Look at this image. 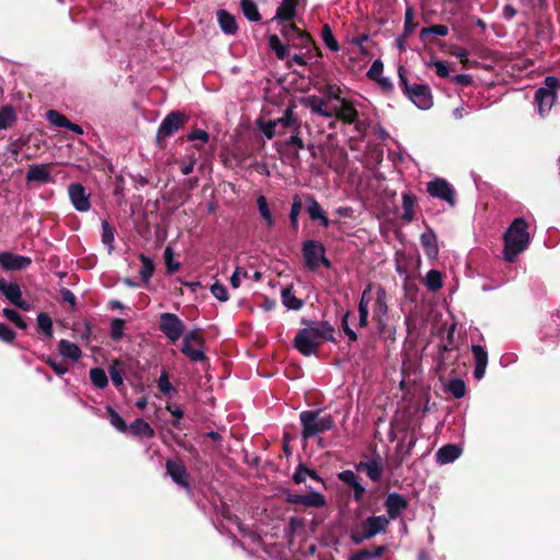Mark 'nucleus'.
Segmentation results:
<instances>
[{"label": "nucleus", "instance_id": "f257e3e1", "mask_svg": "<svg viewBox=\"0 0 560 560\" xmlns=\"http://www.w3.org/2000/svg\"><path fill=\"white\" fill-rule=\"evenodd\" d=\"M302 324L307 327L300 329L293 340L294 348L303 355L314 354L322 346L323 341L335 342V329L326 320L314 322L302 319Z\"/></svg>", "mask_w": 560, "mask_h": 560}, {"label": "nucleus", "instance_id": "f03ea898", "mask_svg": "<svg viewBox=\"0 0 560 560\" xmlns=\"http://www.w3.org/2000/svg\"><path fill=\"white\" fill-rule=\"evenodd\" d=\"M527 230V221L524 218H516L505 231L503 258L506 261H515L516 257L527 248L530 241Z\"/></svg>", "mask_w": 560, "mask_h": 560}, {"label": "nucleus", "instance_id": "7ed1b4c3", "mask_svg": "<svg viewBox=\"0 0 560 560\" xmlns=\"http://www.w3.org/2000/svg\"><path fill=\"white\" fill-rule=\"evenodd\" d=\"M323 410H305L299 416L302 425L301 435L304 441L313 439L335 428V419L331 415L322 416Z\"/></svg>", "mask_w": 560, "mask_h": 560}, {"label": "nucleus", "instance_id": "20e7f679", "mask_svg": "<svg viewBox=\"0 0 560 560\" xmlns=\"http://www.w3.org/2000/svg\"><path fill=\"white\" fill-rule=\"evenodd\" d=\"M280 32L289 47L301 50L305 49L308 58L322 57L320 48L311 34L302 31L294 23H284Z\"/></svg>", "mask_w": 560, "mask_h": 560}, {"label": "nucleus", "instance_id": "39448f33", "mask_svg": "<svg viewBox=\"0 0 560 560\" xmlns=\"http://www.w3.org/2000/svg\"><path fill=\"white\" fill-rule=\"evenodd\" d=\"M399 85L402 93L415 104L419 109L427 110L433 106V95L428 84L410 83L406 77V69L404 66L398 67Z\"/></svg>", "mask_w": 560, "mask_h": 560}, {"label": "nucleus", "instance_id": "423d86ee", "mask_svg": "<svg viewBox=\"0 0 560 560\" xmlns=\"http://www.w3.org/2000/svg\"><path fill=\"white\" fill-rule=\"evenodd\" d=\"M302 254L306 267L315 270L323 265L325 268H331V261L326 257V248L319 241L307 240L302 244Z\"/></svg>", "mask_w": 560, "mask_h": 560}, {"label": "nucleus", "instance_id": "0eeeda50", "mask_svg": "<svg viewBox=\"0 0 560 560\" xmlns=\"http://www.w3.org/2000/svg\"><path fill=\"white\" fill-rule=\"evenodd\" d=\"M188 117L185 113L175 110L171 112L162 120L158 132H156V145L160 149H164L166 145V139L174 136L184 125L187 122Z\"/></svg>", "mask_w": 560, "mask_h": 560}, {"label": "nucleus", "instance_id": "6e6552de", "mask_svg": "<svg viewBox=\"0 0 560 560\" xmlns=\"http://www.w3.org/2000/svg\"><path fill=\"white\" fill-rule=\"evenodd\" d=\"M560 89V79L548 75L544 80V86L535 92V101L538 104L540 115L548 113L557 101V91Z\"/></svg>", "mask_w": 560, "mask_h": 560}, {"label": "nucleus", "instance_id": "1a4fd4ad", "mask_svg": "<svg viewBox=\"0 0 560 560\" xmlns=\"http://www.w3.org/2000/svg\"><path fill=\"white\" fill-rule=\"evenodd\" d=\"M205 339L200 329L188 331L183 340L182 352L191 361L201 362L206 360L203 352Z\"/></svg>", "mask_w": 560, "mask_h": 560}, {"label": "nucleus", "instance_id": "9d476101", "mask_svg": "<svg viewBox=\"0 0 560 560\" xmlns=\"http://www.w3.org/2000/svg\"><path fill=\"white\" fill-rule=\"evenodd\" d=\"M427 191L431 197L445 201L448 206L455 207L456 191L444 178L436 177L427 184Z\"/></svg>", "mask_w": 560, "mask_h": 560}, {"label": "nucleus", "instance_id": "9b49d317", "mask_svg": "<svg viewBox=\"0 0 560 560\" xmlns=\"http://www.w3.org/2000/svg\"><path fill=\"white\" fill-rule=\"evenodd\" d=\"M159 328L171 341L175 342L184 334L185 325L177 315L162 313L160 315Z\"/></svg>", "mask_w": 560, "mask_h": 560}, {"label": "nucleus", "instance_id": "f8f14e48", "mask_svg": "<svg viewBox=\"0 0 560 560\" xmlns=\"http://www.w3.org/2000/svg\"><path fill=\"white\" fill-rule=\"evenodd\" d=\"M68 196L77 211L86 212L91 209V194L82 184L71 183L68 186Z\"/></svg>", "mask_w": 560, "mask_h": 560}, {"label": "nucleus", "instance_id": "ddd939ff", "mask_svg": "<svg viewBox=\"0 0 560 560\" xmlns=\"http://www.w3.org/2000/svg\"><path fill=\"white\" fill-rule=\"evenodd\" d=\"M408 500L398 492H389L384 501V508L386 510V517L388 523L399 518L402 513L408 509Z\"/></svg>", "mask_w": 560, "mask_h": 560}, {"label": "nucleus", "instance_id": "4468645a", "mask_svg": "<svg viewBox=\"0 0 560 560\" xmlns=\"http://www.w3.org/2000/svg\"><path fill=\"white\" fill-rule=\"evenodd\" d=\"M285 502L289 504H301L305 508H323L326 505V498L324 494L317 492V491H311L306 494H298L288 492L285 494Z\"/></svg>", "mask_w": 560, "mask_h": 560}, {"label": "nucleus", "instance_id": "2eb2a0df", "mask_svg": "<svg viewBox=\"0 0 560 560\" xmlns=\"http://www.w3.org/2000/svg\"><path fill=\"white\" fill-rule=\"evenodd\" d=\"M278 128V136H284L287 132L296 131L298 129H302V122L298 119L294 113V106H288L283 115L277 119H275Z\"/></svg>", "mask_w": 560, "mask_h": 560}, {"label": "nucleus", "instance_id": "dca6fc26", "mask_svg": "<svg viewBox=\"0 0 560 560\" xmlns=\"http://www.w3.org/2000/svg\"><path fill=\"white\" fill-rule=\"evenodd\" d=\"M166 472L171 476L172 480L179 487L190 490L189 475L185 465L182 462L167 459L165 464Z\"/></svg>", "mask_w": 560, "mask_h": 560}, {"label": "nucleus", "instance_id": "f3484780", "mask_svg": "<svg viewBox=\"0 0 560 560\" xmlns=\"http://www.w3.org/2000/svg\"><path fill=\"white\" fill-rule=\"evenodd\" d=\"M337 478L352 490V498L355 502H361L366 492L365 487L359 481V477L350 469L337 474Z\"/></svg>", "mask_w": 560, "mask_h": 560}, {"label": "nucleus", "instance_id": "a211bd4d", "mask_svg": "<svg viewBox=\"0 0 560 560\" xmlns=\"http://www.w3.org/2000/svg\"><path fill=\"white\" fill-rule=\"evenodd\" d=\"M32 264L27 256L13 254L11 252H0V266L8 271L23 270Z\"/></svg>", "mask_w": 560, "mask_h": 560}, {"label": "nucleus", "instance_id": "6ab92c4d", "mask_svg": "<svg viewBox=\"0 0 560 560\" xmlns=\"http://www.w3.org/2000/svg\"><path fill=\"white\" fill-rule=\"evenodd\" d=\"M305 210L312 221H317L318 224L325 229H327L331 221L326 215L324 209L316 200L313 195H305Z\"/></svg>", "mask_w": 560, "mask_h": 560}, {"label": "nucleus", "instance_id": "aec40b11", "mask_svg": "<svg viewBox=\"0 0 560 560\" xmlns=\"http://www.w3.org/2000/svg\"><path fill=\"white\" fill-rule=\"evenodd\" d=\"M360 524L362 529L365 532V536L370 539L378 534H385L389 525L388 518L385 515L369 516Z\"/></svg>", "mask_w": 560, "mask_h": 560}, {"label": "nucleus", "instance_id": "412c9836", "mask_svg": "<svg viewBox=\"0 0 560 560\" xmlns=\"http://www.w3.org/2000/svg\"><path fill=\"white\" fill-rule=\"evenodd\" d=\"M459 353L456 350L443 351L442 349H438V354L434 358L435 361V372L443 376L448 372V370L456 364L458 361Z\"/></svg>", "mask_w": 560, "mask_h": 560}, {"label": "nucleus", "instance_id": "4be33fe9", "mask_svg": "<svg viewBox=\"0 0 560 560\" xmlns=\"http://www.w3.org/2000/svg\"><path fill=\"white\" fill-rule=\"evenodd\" d=\"M340 106L335 107L332 112V117H336L338 120H341L345 124L351 125L355 122L359 117V113L355 109L353 103L347 98H342L339 102Z\"/></svg>", "mask_w": 560, "mask_h": 560}, {"label": "nucleus", "instance_id": "5701e85b", "mask_svg": "<svg viewBox=\"0 0 560 560\" xmlns=\"http://www.w3.org/2000/svg\"><path fill=\"white\" fill-rule=\"evenodd\" d=\"M471 352L474 354L475 360L474 377L476 380H481L485 376L486 369L488 365V352L480 345H472Z\"/></svg>", "mask_w": 560, "mask_h": 560}, {"label": "nucleus", "instance_id": "b1692460", "mask_svg": "<svg viewBox=\"0 0 560 560\" xmlns=\"http://www.w3.org/2000/svg\"><path fill=\"white\" fill-rule=\"evenodd\" d=\"M52 180L49 166L46 164L31 165L26 173L27 183L48 184Z\"/></svg>", "mask_w": 560, "mask_h": 560}, {"label": "nucleus", "instance_id": "393cba45", "mask_svg": "<svg viewBox=\"0 0 560 560\" xmlns=\"http://www.w3.org/2000/svg\"><path fill=\"white\" fill-rule=\"evenodd\" d=\"M301 103L311 109L312 113L317 114L319 116L330 118L332 117V112L326 108V100L322 98L317 95H308L301 100Z\"/></svg>", "mask_w": 560, "mask_h": 560}, {"label": "nucleus", "instance_id": "a878e982", "mask_svg": "<svg viewBox=\"0 0 560 560\" xmlns=\"http://www.w3.org/2000/svg\"><path fill=\"white\" fill-rule=\"evenodd\" d=\"M417 443V438L411 434L407 446L404 445L402 442H399L395 447V455L392 460L394 463V468H399L402 463L412 454L413 447Z\"/></svg>", "mask_w": 560, "mask_h": 560}, {"label": "nucleus", "instance_id": "bb28decb", "mask_svg": "<svg viewBox=\"0 0 560 560\" xmlns=\"http://www.w3.org/2000/svg\"><path fill=\"white\" fill-rule=\"evenodd\" d=\"M462 454V448L456 444H446L435 454L436 462L441 465L450 464L456 460Z\"/></svg>", "mask_w": 560, "mask_h": 560}, {"label": "nucleus", "instance_id": "cd10ccee", "mask_svg": "<svg viewBox=\"0 0 560 560\" xmlns=\"http://www.w3.org/2000/svg\"><path fill=\"white\" fill-rule=\"evenodd\" d=\"M307 477L311 478L312 480L320 482L325 488L324 479L314 469H310L303 463H300L292 476L293 481L296 485H300L303 483Z\"/></svg>", "mask_w": 560, "mask_h": 560}, {"label": "nucleus", "instance_id": "c85d7f7f", "mask_svg": "<svg viewBox=\"0 0 560 560\" xmlns=\"http://www.w3.org/2000/svg\"><path fill=\"white\" fill-rule=\"evenodd\" d=\"M218 23L223 33L233 35L237 31V23L235 18L224 9L217 11Z\"/></svg>", "mask_w": 560, "mask_h": 560}, {"label": "nucleus", "instance_id": "c756f323", "mask_svg": "<svg viewBox=\"0 0 560 560\" xmlns=\"http://www.w3.org/2000/svg\"><path fill=\"white\" fill-rule=\"evenodd\" d=\"M128 431L139 438L152 439L155 435L153 428L142 418H137L129 427Z\"/></svg>", "mask_w": 560, "mask_h": 560}, {"label": "nucleus", "instance_id": "7c9ffc66", "mask_svg": "<svg viewBox=\"0 0 560 560\" xmlns=\"http://www.w3.org/2000/svg\"><path fill=\"white\" fill-rule=\"evenodd\" d=\"M0 292L13 305L22 298L20 285L16 282L8 283L4 278H0Z\"/></svg>", "mask_w": 560, "mask_h": 560}, {"label": "nucleus", "instance_id": "2f4dec72", "mask_svg": "<svg viewBox=\"0 0 560 560\" xmlns=\"http://www.w3.org/2000/svg\"><path fill=\"white\" fill-rule=\"evenodd\" d=\"M421 245L429 257H435L439 253L438 238L435 233L430 229L420 236Z\"/></svg>", "mask_w": 560, "mask_h": 560}, {"label": "nucleus", "instance_id": "473e14b6", "mask_svg": "<svg viewBox=\"0 0 560 560\" xmlns=\"http://www.w3.org/2000/svg\"><path fill=\"white\" fill-rule=\"evenodd\" d=\"M58 351L63 358L70 359L72 361H78L82 355L80 347L66 339H61L59 341Z\"/></svg>", "mask_w": 560, "mask_h": 560}, {"label": "nucleus", "instance_id": "72a5a7b5", "mask_svg": "<svg viewBox=\"0 0 560 560\" xmlns=\"http://www.w3.org/2000/svg\"><path fill=\"white\" fill-rule=\"evenodd\" d=\"M281 301H282V304L287 308L292 310V311H299L304 305L303 300L298 299L294 295L293 287L292 285H288V287L282 289V291H281Z\"/></svg>", "mask_w": 560, "mask_h": 560}, {"label": "nucleus", "instance_id": "f704fd0d", "mask_svg": "<svg viewBox=\"0 0 560 560\" xmlns=\"http://www.w3.org/2000/svg\"><path fill=\"white\" fill-rule=\"evenodd\" d=\"M417 203V197L410 192L402 194V214L401 219L410 223L415 219V207Z\"/></svg>", "mask_w": 560, "mask_h": 560}, {"label": "nucleus", "instance_id": "c9c22d12", "mask_svg": "<svg viewBox=\"0 0 560 560\" xmlns=\"http://www.w3.org/2000/svg\"><path fill=\"white\" fill-rule=\"evenodd\" d=\"M269 48L276 54L277 58L284 60L289 56L288 43L283 44L278 35L271 34L268 36Z\"/></svg>", "mask_w": 560, "mask_h": 560}, {"label": "nucleus", "instance_id": "e433bc0d", "mask_svg": "<svg viewBox=\"0 0 560 560\" xmlns=\"http://www.w3.org/2000/svg\"><path fill=\"white\" fill-rule=\"evenodd\" d=\"M241 10L244 16L250 22H259L261 20V15L258 11L257 4L253 0H241L240 1Z\"/></svg>", "mask_w": 560, "mask_h": 560}, {"label": "nucleus", "instance_id": "4c0bfd02", "mask_svg": "<svg viewBox=\"0 0 560 560\" xmlns=\"http://www.w3.org/2000/svg\"><path fill=\"white\" fill-rule=\"evenodd\" d=\"M366 476L374 482L381 481L383 477V460L378 454L370 459V467Z\"/></svg>", "mask_w": 560, "mask_h": 560}, {"label": "nucleus", "instance_id": "58836bf2", "mask_svg": "<svg viewBox=\"0 0 560 560\" xmlns=\"http://www.w3.org/2000/svg\"><path fill=\"white\" fill-rule=\"evenodd\" d=\"M386 551L385 546H378L374 550L360 549L354 552L349 560H372L374 558H381Z\"/></svg>", "mask_w": 560, "mask_h": 560}, {"label": "nucleus", "instance_id": "ea45409f", "mask_svg": "<svg viewBox=\"0 0 560 560\" xmlns=\"http://www.w3.org/2000/svg\"><path fill=\"white\" fill-rule=\"evenodd\" d=\"M105 409L110 424L121 433L128 432V425L120 415L112 406H106Z\"/></svg>", "mask_w": 560, "mask_h": 560}, {"label": "nucleus", "instance_id": "a19ab883", "mask_svg": "<svg viewBox=\"0 0 560 560\" xmlns=\"http://www.w3.org/2000/svg\"><path fill=\"white\" fill-rule=\"evenodd\" d=\"M448 34V27L444 24H434L428 27H423L420 31V38L423 42L430 40L428 37L429 35H436L444 37Z\"/></svg>", "mask_w": 560, "mask_h": 560}, {"label": "nucleus", "instance_id": "79ce46f5", "mask_svg": "<svg viewBox=\"0 0 560 560\" xmlns=\"http://www.w3.org/2000/svg\"><path fill=\"white\" fill-rule=\"evenodd\" d=\"M15 119V110L11 105H5L0 108V130L11 127Z\"/></svg>", "mask_w": 560, "mask_h": 560}, {"label": "nucleus", "instance_id": "37998d69", "mask_svg": "<svg viewBox=\"0 0 560 560\" xmlns=\"http://www.w3.org/2000/svg\"><path fill=\"white\" fill-rule=\"evenodd\" d=\"M139 259L141 261V270H140V276H141V279L143 280V282H149L151 277L153 276V272H154V262L153 260L145 256L144 254H140L139 256Z\"/></svg>", "mask_w": 560, "mask_h": 560}, {"label": "nucleus", "instance_id": "c03bdc74", "mask_svg": "<svg viewBox=\"0 0 560 560\" xmlns=\"http://www.w3.org/2000/svg\"><path fill=\"white\" fill-rule=\"evenodd\" d=\"M257 207H258L259 214L266 221L267 225L269 228L273 226L276 221L270 212L268 201L265 196H259L257 198Z\"/></svg>", "mask_w": 560, "mask_h": 560}, {"label": "nucleus", "instance_id": "a18cd8bd", "mask_svg": "<svg viewBox=\"0 0 560 560\" xmlns=\"http://www.w3.org/2000/svg\"><path fill=\"white\" fill-rule=\"evenodd\" d=\"M320 35H322L323 42L325 43V45L327 46V48L329 50L338 51L340 49V46H339L337 39L335 38L329 24H324L322 26Z\"/></svg>", "mask_w": 560, "mask_h": 560}, {"label": "nucleus", "instance_id": "49530a36", "mask_svg": "<svg viewBox=\"0 0 560 560\" xmlns=\"http://www.w3.org/2000/svg\"><path fill=\"white\" fill-rule=\"evenodd\" d=\"M425 285L431 291H438L443 287L442 273L439 270L431 269L425 276Z\"/></svg>", "mask_w": 560, "mask_h": 560}, {"label": "nucleus", "instance_id": "de8ad7c7", "mask_svg": "<svg viewBox=\"0 0 560 560\" xmlns=\"http://www.w3.org/2000/svg\"><path fill=\"white\" fill-rule=\"evenodd\" d=\"M282 145L285 148H295L296 151L303 150L305 148V144L301 137V129H298L296 131H291L290 137L283 140ZM295 156L299 158L298 152H295Z\"/></svg>", "mask_w": 560, "mask_h": 560}, {"label": "nucleus", "instance_id": "09e8293b", "mask_svg": "<svg viewBox=\"0 0 560 560\" xmlns=\"http://www.w3.org/2000/svg\"><path fill=\"white\" fill-rule=\"evenodd\" d=\"M90 380L97 388H104L108 384V378L102 368H93L90 370Z\"/></svg>", "mask_w": 560, "mask_h": 560}, {"label": "nucleus", "instance_id": "8fccbe9b", "mask_svg": "<svg viewBox=\"0 0 560 560\" xmlns=\"http://www.w3.org/2000/svg\"><path fill=\"white\" fill-rule=\"evenodd\" d=\"M115 229L104 220L102 222V242L108 247L109 252L114 248Z\"/></svg>", "mask_w": 560, "mask_h": 560}, {"label": "nucleus", "instance_id": "3c124183", "mask_svg": "<svg viewBox=\"0 0 560 560\" xmlns=\"http://www.w3.org/2000/svg\"><path fill=\"white\" fill-rule=\"evenodd\" d=\"M37 327L47 338L52 337V320L46 313H39L37 316Z\"/></svg>", "mask_w": 560, "mask_h": 560}, {"label": "nucleus", "instance_id": "603ef678", "mask_svg": "<svg viewBox=\"0 0 560 560\" xmlns=\"http://www.w3.org/2000/svg\"><path fill=\"white\" fill-rule=\"evenodd\" d=\"M2 315L8 320L13 323L18 328H20V329H26L27 328L26 322L23 319V317L15 310L5 307V308L2 310Z\"/></svg>", "mask_w": 560, "mask_h": 560}, {"label": "nucleus", "instance_id": "864d4df0", "mask_svg": "<svg viewBox=\"0 0 560 560\" xmlns=\"http://www.w3.org/2000/svg\"><path fill=\"white\" fill-rule=\"evenodd\" d=\"M46 117L51 125L66 129L70 121L63 114L55 109H49L46 114Z\"/></svg>", "mask_w": 560, "mask_h": 560}, {"label": "nucleus", "instance_id": "5fc2aeb1", "mask_svg": "<svg viewBox=\"0 0 560 560\" xmlns=\"http://www.w3.org/2000/svg\"><path fill=\"white\" fill-rule=\"evenodd\" d=\"M447 390L455 397V398H463L466 394V385L465 382L460 378H453L450 381L447 385Z\"/></svg>", "mask_w": 560, "mask_h": 560}, {"label": "nucleus", "instance_id": "6e6d98bb", "mask_svg": "<svg viewBox=\"0 0 560 560\" xmlns=\"http://www.w3.org/2000/svg\"><path fill=\"white\" fill-rule=\"evenodd\" d=\"M257 126L259 130L266 136L268 139H272L278 136L277 124L273 120L264 121L261 119L257 120Z\"/></svg>", "mask_w": 560, "mask_h": 560}, {"label": "nucleus", "instance_id": "4d7b16f0", "mask_svg": "<svg viewBox=\"0 0 560 560\" xmlns=\"http://www.w3.org/2000/svg\"><path fill=\"white\" fill-rule=\"evenodd\" d=\"M164 261L166 267V273L168 275H173L180 268L179 262L174 261V252L170 246H167L164 250Z\"/></svg>", "mask_w": 560, "mask_h": 560}, {"label": "nucleus", "instance_id": "13d9d810", "mask_svg": "<svg viewBox=\"0 0 560 560\" xmlns=\"http://www.w3.org/2000/svg\"><path fill=\"white\" fill-rule=\"evenodd\" d=\"M450 54L458 58L464 68H472L477 65L476 61L472 62L468 59V51L463 47H454Z\"/></svg>", "mask_w": 560, "mask_h": 560}, {"label": "nucleus", "instance_id": "bf43d9fd", "mask_svg": "<svg viewBox=\"0 0 560 560\" xmlns=\"http://www.w3.org/2000/svg\"><path fill=\"white\" fill-rule=\"evenodd\" d=\"M125 326H126L125 319L114 318L110 322V338L115 341L120 340L124 335Z\"/></svg>", "mask_w": 560, "mask_h": 560}, {"label": "nucleus", "instance_id": "052dcab7", "mask_svg": "<svg viewBox=\"0 0 560 560\" xmlns=\"http://www.w3.org/2000/svg\"><path fill=\"white\" fill-rule=\"evenodd\" d=\"M387 313V304L385 291L380 290L374 303V315L377 317L384 316Z\"/></svg>", "mask_w": 560, "mask_h": 560}, {"label": "nucleus", "instance_id": "680f3d73", "mask_svg": "<svg viewBox=\"0 0 560 560\" xmlns=\"http://www.w3.org/2000/svg\"><path fill=\"white\" fill-rule=\"evenodd\" d=\"M417 27V24L413 22V9L408 7L405 12V23H404V36H410Z\"/></svg>", "mask_w": 560, "mask_h": 560}, {"label": "nucleus", "instance_id": "e2e57ef3", "mask_svg": "<svg viewBox=\"0 0 560 560\" xmlns=\"http://www.w3.org/2000/svg\"><path fill=\"white\" fill-rule=\"evenodd\" d=\"M327 100L342 101L341 89L337 84H327L320 91Z\"/></svg>", "mask_w": 560, "mask_h": 560}, {"label": "nucleus", "instance_id": "0e129e2a", "mask_svg": "<svg viewBox=\"0 0 560 560\" xmlns=\"http://www.w3.org/2000/svg\"><path fill=\"white\" fill-rule=\"evenodd\" d=\"M353 314L350 312V311H347L342 318H341V328L343 330V332L348 336L349 340L350 341H357L358 340V335L355 334V331L353 329L350 328L349 326V318L352 316Z\"/></svg>", "mask_w": 560, "mask_h": 560}, {"label": "nucleus", "instance_id": "69168bd1", "mask_svg": "<svg viewBox=\"0 0 560 560\" xmlns=\"http://www.w3.org/2000/svg\"><path fill=\"white\" fill-rule=\"evenodd\" d=\"M210 291L221 302H225L229 300L226 287L219 281H215L210 287Z\"/></svg>", "mask_w": 560, "mask_h": 560}, {"label": "nucleus", "instance_id": "338daca9", "mask_svg": "<svg viewBox=\"0 0 560 560\" xmlns=\"http://www.w3.org/2000/svg\"><path fill=\"white\" fill-rule=\"evenodd\" d=\"M158 387L165 395H168L172 392H175L173 385L170 382V376L166 371H163L161 376L159 377Z\"/></svg>", "mask_w": 560, "mask_h": 560}, {"label": "nucleus", "instance_id": "774afa93", "mask_svg": "<svg viewBox=\"0 0 560 560\" xmlns=\"http://www.w3.org/2000/svg\"><path fill=\"white\" fill-rule=\"evenodd\" d=\"M75 331L80 335V338L90 343L93 334V326L89 322H84L75 327Z\"/></svg>", "mask_w": 560, "mask_h": 560}]
</instances>
